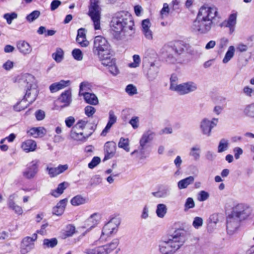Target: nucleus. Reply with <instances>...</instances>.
<instances>
[{"mask_svg":"<svg viewBox=\"0 0 254 254\" xmlns=\"http://www.w3.org/2000/svg\"><path fill=\"white\" fill-rule=\"evenodd\" d=\"M220 17L215 6H202L193 21L192 28L200 34H206L214 27Z\"/></svg>","mask_w":254,"mask_h":254,"instance_id":"1","label":"nucleus"},{"mask_svg":"<svg viewBox=\"0 0 254 254\" xmlns=\"http://www.w3.org/2000/svg\"><path fill=\"white\" fill-rule=\"evenodd\" d=\"M111 30L118 35V38H130L135 32L134 21L131 14L122 11L116 13L110 22Z\"/></svg>","mask_w":254,"mask_h":254,"instance_id":"2","label":"nucleus"},{"mask_svg":"<svg viewBox=\"0 0 254 254\" xmlns=\"http://www.w3.org/2000/svg\"><path fill=\"white\" fill-rule=\"evenodd\" d=\"M18 83L21 87L25 88L26 93L24 98L13 107L14 110L17 112L24 110L32 104L36 100L38 93L35 79L32 75L29 73L21 75L18 79Z\"/></svg>","mask_w":254,"mask_h":254,"instance_id":"3","label":"nucleus"},{"mask_svg":"<svg viewBox=\"0 0 254 254\" xmlns=\"http://www.w3.org/2000/svg\"><path fill=\"white\" fill-rule=\"evenodd\" d=\"M187 240V234L184 229H177L168 239L159 241L158 248L161 254H174Z\"/></svg>","mask_w":254,"mask_h":254,"instance_id":"4","label":"nucleus"},{"mask_svg":"<svg viewBox=\"0 0 254 254\" xmlns=\"http://www.w3.org/2000/svg\"><path fill=\"white\" fill-rule=\"evenodd\" d=\"M93 51L94 54L98 56L102 64H107V57L112 55L110 46L104 37L97 36L94 38Z\"/></svg>","mask_w":254,"mask_h":254,"instance_id":"5","label":"nucleus"},{"mask_svg":"<svg viewBox=\"0 0 254 254\" xmlns=\"http://www.w3.org/2000/svg\"><path fill=\"white\" fill-rule=\"evenodd\" d=\"M189 45L184 44L182 41H177L173 45H165L163 48V53H165L167 56V61L170 63H174L176 61L175 57L173 55V53L176 55H181L186 50L188 52L190 53L188 49Z\"/></svg>","mask_w":254,"mask_h":254,"instance_id":"6","label":"nucleus"},{"mask_svg":"<svg viewBox=\"0 0 254 254\" xmlns=\"http://www.w3.org/2000/svg\"><path fill=\"white\" fill-rule=\"evenodd\" d=\"M101 215L99 213H94L88 218L82 216L80 222V238L85 237L100 222Z\"/></svg>","mask_w":254,"mask_h":254,"instance_id":"7","label":"nucleus"},{"mask_svg":"<svg viewBox=\"0 0 254 254\" xmlns=\"http://www.w3.org/2000/svg\"><path fill=\"white\" fill-rule=\"evenodd\" d=\"M99 0H90L89 15L91 17L95 30L100 29L101 8Z\"/></svg>","mask_w":254,"mask_h":254,"instance_id":"8","label":"nucleus"},{"mask_svg":"<svg viewBox=\"0 0 254 254\" xmlns=\"http://www.w3.org/2000/svg\"><path fill=\"white\" fill-rule=\"evenodd\" d=\"M198 88L197 84L192 81L184 82L179 84H171L170 89L176 92L180 95H185L194 92Z\"/></svg>","mask_w":254,"mask_h":254,"instance_id":"9","label":"nucleus"},{"mask_svg":"<svg viewBox=\"0 0 254 254\" xmlns=\"http://www.w3.org/2000/svg\"><path fill=\"white\" fill-rule=\"evenodd\" d=\"M119 244L118 238L114 239L111 242L104 246L97 247L92 249H86V254H109L112 252Z\"/></svg>","mask_w":254,"mask_h":254,"instance_id":"10","label":"nucleus"},{"mask_svg":"<svg viewBox=\"0 0 254 254\" xmlns=\"http://www.w3.org/2000/svg\"><path fill=\"white\" fill-rule=\"evenodd\" d=\"M120 223L121 220L120 218L115 217L111 219L103 227L100 239H102L104 235L110 236L112 234L116 233Z\"/></svg>","mask_w":254,"mask_h":254,"instance_id":"11","label":"nucleus"},{"mask_svg":"<svg viewBox=\"0 0 254 254\" xmlns=\"http://www.w3.org/2000/svg\"><path fill=\"white\" fill-rule=\"evenodd\" d=\"M231 212L242 220L249 216L252 212V209L247 204L238 203L233 207Z\"/></svg>","mask_w":254,"mask_h":254,"instance_id":"12","label":"nucleus"},{"mask_svg":"<svg viewBox=\"0 0 254 254\" xmlns=\"http://www.w3.org/2000/svg\"><path fill=\"white\" fill-rule=\"evenodd\" d=\"M39 164L40 161L38 159L32 161L29 164L25 170L23 172V177L28 180L35 178L39 172Z\"/></svg>","mask_w":254,"mask_h":254,"instance_id":"13","label":"nucleus"},{"mask_svg":"<svg viewBox=\"0 0 254 254\" xmlns=\"http://www.w3.org/2000/svg\"><path fill=\"white\" fill-rule=\"evenodd\" d=\"M71 91L69 90L63 92L55 102V109L61 110L68 106L71 101Z\"/></svg>","mask_w":254,"mask_h":254,"instance_id":"14","label":"nucleus"},{"mask_svg":"<svg viewBox=\"0 0 254 254\" xmlns=\"http://www.w3.org/2000/svg\"><path fill=\"white\" fill-rule=\"evenodd\" d=\"M217 123L218 119L216 118L212 119L211 121L206 118L203 119L200 123V128L202 133L207 136H210L212 129L216 126Z\"/></svg>","mask_w":254,"mask_h":254,"instance_id":"15","label":"nucleus"},{"mask_svg":"<svg viewBox=\"0 0 254 254\" xmlns=\"http://www.w3.org/2000/svg\"><path fill=\"white\" fill-rule=\"evenodd\" d=\"M241 219L233 214L232 212L227 218V230L230 234H233L238 228Z\"/></svg>","mask_w":254,"mask_h":254,"instance_id":"16","label":"nucleus"},{"mask_svg":"<svg viewBox=\"0 0 254 254\" xmlns=\"http://www.w3.org/2000/svg\"><path fill=\"white\" fill-rule=\"evenodd\" d=\"M37 238V235L35 233L33 235L32 237H26L24 238L21 244V253L22 254H26L34 247V242L36 240Z\"/></svg>","mask_w":254,"mask_h":254,"instance_id":"17","label":"nucleus"},{"mask_svg":"<svg viewBox=\"0 0 254 254\" xmlns=\"http://www.w3.org/2000/svg\"><path fill=\"white\" fill-rule=\"evenodd\" d=\"M17 197V195L15 193L10 194L7 199V205L8 208L14 211L16 214L22 215L23 212L22 207L15 202V200Z\"/></svg>","mask_w":254,"mask_h":254,"instance_id":"18","label":"nucleus"},{"mask_svg":"<svg viewBox=\"0 0 254 254\" xmlns=\"http://www.w3.org/2000/svg\"><path fill=\"white\" fill-rule=\"evenodd\" d=\"M116 150V144L113 141L107 142L104 145L105 157L104 161L112 158Z\"/></svg>","mask_w":254,"mask_h":254,"instance_id":"19","label":"nucleus"},{"mask_svg":"<svg viewBox=\"0 0 254 254\" xmlns=\"http://www.w3.org/2000/svg\"><path fill=\"white\" fill-rule=\"evenodd\" d=\"M117 118L113 110H110L109 112V120L108 123L101 132V135L105 136L109 131L112 126L117 122Z\"/></svg>","mask_w":254,"mask_h":254,"instance_id":"20","label":"nucleus"},{"mask_svg":"<svg viewBox=\"0 0 254 254\" xmlns=\"http://www.w3.org/2000/svg\"><path fill=\"white\" fill-rule=\"evenodd\" d=\"M82 96L85 103L89 105L96 106L99 104L98 97L91 92L83 93Z\"/></svg>","mask_w":254,"mask_h":254,"instance_id":"21","label":"nucleus"},{"mask_svg":"<svg viewBox=\"0 0 254 254\" xmlns=\"http://www.w3.org/2000/svg\"><path fill=\"white\" fill-rule=\"evenodd\" d=\"M237 14L232 13L230 15L227 20L222 23V26L229 28V33L232 34L235 30V26L236 24Z\"/></svg>","mask_w":254,"mask_h":254,"instance_id":"22","label":"nucleus"},{"mask_svg":"<svg viewBox=\"0 0 254 254\" xmlns=\"http://www.w3.org/2000/svg\"><path fill=\"white\" fill-rule=\"evenodd\" d=\"M155 136V133L151 130H148L144 132L140 140L139 144L149 147L148 143L151 142Z\"/></svg>","mask_w":254,"mask_h":254,"instance_id":"23","label":"nucleus"},{"mask_svg":"<svg viewBox=\"0 0 254 254\" xmlns=\"http://www.w3.org/2000/svg\"><path fill=\"white\" fill-rule=\"evenodd\" d=\"M16 47L19 52L24 55L29 54L32 51V48L28 43L25 41L17 42Z\"/></svg>","mask_w":254,"mask_h":254,"instance_id":"24","label":"nucleus"},{"mask_svg":"<svg viewBox=\"0 0 254 254\" xmlns=\"http://www.w3.org/2000/svg\"><path fill=\"white\" fill-rule=\"evenodd\" d=\"M158 72V67L152 63L146 74L148 81L150 82L154 81L157 78Z\"/></svg>","mask_w":254,"mask_h":254,"instance_id":"25","label":"nucleus"},{"mask_svg":"<svg viewBox=\"0 0 254 254\" xmlns=\"http://www.w3.org/2000/svg\"><path fill=\"white\" fill-rule=\"evenodd\" d=\"M142 31L145 37L151 40L153 38L152 32L150 29L151 23L148 19H146L142 21Z\"/></svg>","mask_w":254,"mask_h":254,"instance_id":"26","label":"nucleus"},{"mask_svg":"<svg viewBox=\"0 0 254 254\" xmlns=\"http://www.w3.org/2000/svg\"><path fill=\"white\" fill-rule=\"evenodd\" d=\"M80 128L83 130L82 132H80V135H83L85 139L90 136L93 132L91 125L88 124L86 122L81 120Z\"/></svg>","mask_w":254,"mask_h":254,"instance_id":"27","label":"nucleus"},{"mask_svg":"<svg viewBox=\"0 0 254 254\" xmlns=\"http://www.w3.org/2000/svg\"><path fill=\"white\" fill-rule=\"evenodd\" d=\"M67 199L64 198L60 200L57 205L53 208V213L58 216L61 215L64 212Z\"/></svg>","mask_w":254,"mask_h":254,"instance_id":"28","label":"nucleus"},{"mask_svg":"<svg viewBox=\"0 0 254 254\" xmlns=\"http://www.w3.org/2000/svg\"><path fill=\"white\" fill-rule=\"evenodd\" d=\"M107 59L109 60L106 62L107 64H102L103 65L108 66L109 70L111 73L113 75H117L119 73V71L116 65L115 60L114 59L112 58V55L107 57Z\"/></svg>","mask_w":254,"mask_h":254,"instance_id":"29","label":"nucleus"},{"mask_svg":"<svg viewBox=\"0 0 254 254\" xmlns=\"http://www.w3.org/2000/svg\"><path fill=\"white\" fill-rule=\"evenodd\" d=\"M69 80H61L59 82H56L51 84L50 86V90L52 93L56 92L60 89L64 88L69 85Z\"/></svg>","mask_w":254,"mask_h":254,"instance_id":"30","label":"nucleus"},{"mask_svg":"<svg viewBox=\"0 0 254 254\" xmlns=\"http://www.w3.org/2000/svg\"><path fill=\"white\" fill-rule=\"evenodd\" d=\"M36 147V143L35 141L28 139L23 142L21 145V148L26 152L33 151Z\"/></svg>","mask_w":254,"mask_h":254,"instance_id":"31","label":"nucleus"},{"mask_svg":"<svg viewBox=\"0 0 254 254\" xmlns=\"http://www.w3.org/2000/svg\"><path fill=\"white\" fill-rule=\"evenodd\" d=\"M147 146H145L139 144L138 149L134 150L131 153V155L135 154H137V157L140 159H143L147 157V150L148 149Z\"/></svg>","mask_w":254,"mask_h":254,"instance_id":"32","label":"nucleus"},{"mask_svg":"<svg viewBox=\"0 0 254 254\" xmlns=\"http://www.w3.org/2000/svg\"><path fill=\"white\" fill-rule=\"evenodd\" d=\"M170 194V189L168 187H165L157 191L152 192V194L155 197L161 198H165Z\"/></svg>","mask_w":254,"mask_h":254,"instance_id":"33","label":"nucleus"},{"mask_svg":"<svg viewBox=\"0 0 254 254\" xmlns=\"http://www.w3.org/2000/svg\"><path fill=\"white\" fill-rule=\"evenodd\" d=\"M70 137L71 139L78 141L79 139V121L72 127L70 132Z\"/></svg>","mask_w":254,"mask_h":254,"instance_id":"34","label":"nucleus"},{"mask_svg":"<svg viewBox=\"0 0 254 254\" xmlns=\"http://www.w3.org/2000/svg\"><path fill=\"white\" fill-rule=\"evenodd\" d=\"M45 129L43 127H33L31 128L28 133L34 137H38L39 136H43L45 134Z\"/></svg>","mask_w":254,"mask_h":254,"instance_id":"35","label":"nucleus"},{"mask_svg":"<svg viewBox=\"0 0 254 254\" xmlns=\"http://www.w3.org/2000/svg\"><path fill=\"white\" fill-rule=\"evenodd\" d=\"M194 181V178L192 176H190L180 181L178 183V187L179 189H186L188 186L192 184Z\"/></svg>","mask_w":254,"mask_h":254,"instance_id":"36","label":"nucleus"},{"mask_svg":"<svg viewBox=\"0 0 254 254\" xmlns=\"http://www.w3.org/2000/svg\"><path fill=\"white\" fill-rule=\"evenodd\" d=\"M235 51V48L234 46H230L229 47L222 61L224 64H227L233 58L234 56Z\"/></svg>","mask_w":254,"mask_h":254,"instance_id":"37","label":"nucleus"},{"mask_svg":"<svg viewBox=\"0 0 254 254\" xmlns=\"http://www.w3.org/2000/svg\"><path fill=\"white\" fill-rule=\"evenodd\" d=\"M167 212V208L165 204L160 203L157 205L156 213L157 216L161 218H163Z\"/></svg>","mask_w":254,"mask_h":254,"instance_id":"38","label":"nucleus"},{"mask_svg":"<svg viewBox=\"0 0 254 254\" xmlns=\"http://www.w3.org/2000/svg\"><path fill=\"white\" fill-rule=\"evenodd\" d=\"M65 185H67V183L66 182H63L60 184L57 189L52 191L51 194L56 197L59 196L63 193L64 190L66 189V187L65 186Z\"/></svg>","mask_w":254,"mask_h":254,"instance_id":"39","label":"nucleus"},{"mask_svg":"<svg viewBox=\"0 0 254 254\" xmlns=\"http://www.w3.org/2000/svg\"><path fill=\"white\" fill-rule=\"evenodd\" d=\"M64 52L60 48L56 49V52L52 54V57L57 63H60L64 59Z\"/></svg>","mask_w":254,"mask_h":254,"instance_id":"40","label":"nucleus"},{"mask_svg":"<svg viewBox=\"0 0 254 254\" xmlns=\"http://www.w3.org/2000/svg\"><path fill=\"white\" fill-rule=\"evenodd\" d=\"M129 141L128 138L121 137L118 143L119 148H123L127 152L129 151Z\"/></svg>","mask_w":254,"mask_h":254,"instance_id":"41","label":"nucleus"},{"mask_svg":"<svg viewBox=\"0 0 254 254\" xmlns=\"http://www.w3.org/2000/svg\"><path fill=\"white\" fill-rule=\"evenodd\" d=\"M190 155L193 157L194 160H198L200 156V148L197 146H194L190 149Z\"/></svg>","mask_w":254,"mask_h":254,"instance_id":"42","label":"nucleus"},{"mask_svg":"<svg viewBox=\"0 0 254 254\" xmlns=\"http://www.w3.org/2000/svg\"><path fill=\"white\" fill-rule=\"evenodd\" d=\"M92 85L91 83L87 81H83L80 83V95H82L83 93L91 92L92 91Z\"/></svg>","mask_w":254,"mask_h":254,"instance_id":"43","label":"nucleus"},{"mask_svg":"<svg viewBox=\"0 0 254 254\" xmlns=\"http://www.w3.org/2000/svg\"><path fill=\"white\" fill-rule=\"evenodd\" d=\"M58 244V240L56 238H54L51 239H45L43 240V246L45 248H53L55 247Z\"/></svg>","mask_w":254,"mask_h":254,"instance_id":"44","label":"nucleus"},{"mask_svg":"<svg viewBox=\"0 0 254 254\" xmlns=\"http://www.w3.org/2000/svg\"><path fill=\"white\" fill-rule=\"evenodd\" d=\"M75 227L73 225H68L66 227L64 231L63 234V238L65 239L67 237H70L75 233Z\"/></svg>","mask_w":254,"mask_h":254,"instance_id":"45","label":"nucleus"},{"mask_svg":"<svg viewBox=\"0 0 254 254\" xmlns=\"http://www.w3.org/2000/svg\"><path fill=\"white\" fill-rule=\"evenodd\" d=\"M229 142L228 140L223 138L220 142L218 147V152L219 153L223 152L226 151L228 148Z\"/></svg>","mask_w":254,"mask_h":254,"instance_id":"46","label":"nucleus"},{"mask_svg":"<svg viewBox=\"0 0 254 254\" xmlns=\"http://www.w3.org/2000/svg\"><path fill=\"white\" fill-rule=\"evenodd\" d=\"M228 42V39L225 37H223L219 40L218 45L219 52L222 53L224 51V49L227 47Z\"/></svg>","mask_w":254,"mask_h":254,"instance_id":"47","label":"nucleus"},{"mask_svg":"<svg viewBox=\"0 0 254 254\" xmlns=\"http://www.w3.org/2000/svg\"><path fill=\"white\" fill-rule=\"evenodd\" d=\"M17 14L15 12H13L11 13H5L3 17L6 20L7 23L8 24H10L12 20L17 18Z\"/></svg>","mask_w":254,"mask_h":254,"instance_id":"48","label":"nucleus"},{"mask_svg":"<svg viewBox=\"0 0 254 254\" xmlns=\"http://www.w3.org/2000/svg\"><path fill=\"white\" fill-rule=\"evenodd\" d=\"M40 12L39 10H34L27 15L26 19L29 22H32L39 17Z\"/></svg>","mask_w":254,"mask_h":254,"instance_id":"49","label":"nucleus"},{"mask_svg":"<svg viewBox=\"0 0 254 254\" xmlns=\"http://www.w3.org/2000/svg\"><path fill=\"white\" fill-rule=\"evenodd\" d=\"M133 62L128 64V66L132 68H136L139 66L141 60L139 55H134L132 57Z\"/></svg>","mask_w":254,"mask_h":254,"instance_id":"50","label":"nucleus"},{"mask_svg":"<svg viewBox=\"0 0 254 254\" xmlns=\"http://www.w3.org/2000/svg\"><path fill=\"white\" fill-rule=\"evenodd\" d=\"M244 113L247 116L253 117L254 115V105L251 104L247 105L244 110Z\"/></svg>","mask_w":254,"mask_h":254,"instance_id":"51","label":"nucleus"},{"mask_svg":"<svg viewBox=\"0 0 254 254\" xmlns=\"http://www.w3.org/2000/svg\"><path fill=\"white\" fill-rule=\"evenodd\" d=\"M80 39L82 41H80V46L86 47L88 46L89 42L86 39L85 34L84 33V29L80 28Z\"/></svg>","mask_w":254,"mask_h":254,"instance_id":"52","label":"nucleus"},{"mask_svg":"<svg viewBox=\"0 0 254 254\" xmlns=\"http://www.w3.org/2000/svg\"><path fill=\"white\" fill-rule=\"evenodd\" d=\"M96 109L94 107L88 105L84 108V113L88 117H92L95 114Z\"/></svg>","mask_w":254,"mask_h":254,"instance_id":"53","label":"nucleus"},{"mask_svg":"<svg viewBox=\"0 0 254 254\" xmlns=\"http://www.w3.org/2000/svg\"><path fill=\"white\" fill-rule=\"evenodd\" d=\"M126 92L130 96L136 94L137 93L136 87L132 84H129L126 87Z\"/></svg>","mask_w":254,"mask_h":254,"instance_id":"54","label":"nucleus"},{"mask_svg":"<svg viewBox=\"0 0 254 254\" xmlns=\"http://www.w3.org/2000/svg\"><path fill=\"white\" fill-rule=\"evenodd\" d=\"M101 162V159L100 157L96 156L94 157L91 161L88 164V167L90 169H93L96 167Z\"/></svg>","mask_w":254,"mask_h":254,"instance_id":"55","label":"nucleus"},{"mask_svg":"<svg viewBox=\"0 0 254 254\" xmlns=\"http://www.w3.org/2000/svg\"><path fill=\"white\" fill-rule=\"evenodd\" d=\"M209 196V193L204 191L201 190L198 194L197 199L199 201H204L207 200Z\"/></svg>","mask_w":254,"mask_h":254,"instance_id":"56","label":"nucleus"},{"mask_svg":"<svg viewBox=\"0 0 254 254\" xmlns=\"http://www.w3.org/2000/svg\"><path fill=\"white\" fill-rule=\"evenodd\" d=\"M139 119L138 117H133L129 122V124L134 129H136L139 127Z\"/></svg>","mask_w":254,"mask_h":254,"instance_id":"57","label":"nucleus"},{"mask_svg":"<svg viewBox=\"0 0 254 254\" xmlns=\"http://www.w3.org/2000/svg\"><path fill=\"white\" fill-rule=\"evenodd\" d=\"M46 170L48 172V174L51 178H53L59 175L57 167L52 168L47 167Z\"/></svg>","mask_w":254,"mask_h":254,"instance_id":"58","label":"nucleus"},{"mask_svg":"<svg viewBox=\"0 0 254 254\" xmlns=\"http://www.w3.org/2000/svg\"><path fill=\"white\" fill-rule=\"evenodd\" d=\"M195 204L193 199L191 197L188 198L185 204V210L193 208Z\"/></svg>","mask_w":254,"mask_h":254,"instance_id":"59","label":"nucleus"},{"mask_svg":"<svg viewBox=\"0 0 254 254\" xmlns=\"http://www.w3.org/2000/svg\"><path fill=\"white\" fill-rule=\"evenodd\" d=\"M203 224V219L199 217H196L194 218L192 225L193 226L196 228L198 229L200 227H201Z\"/></svg>","mask_w":254,"mask_h":254,"instance_id":"60","label":"nucleus"},{"mask_svg":"<svg viewBox=\"0 0 254 254\" xmlns=\"http://www.w3.org/2000/svg\"><path fill=\"white\" fill-rule=\"evenodd\" d=\"M102 183V178L99 175H95L91 179V185L97 186Z\"/></svg>","mask_w":254,"mask_h":254,"instance_id":"61","label":"nucleus"},{"mask_svg":"<svg viewBox=\"0 0 254 254\" xmlns=\"http://www.w3.org/2000/svg\"><path fill=\"white\" fill-rule=\"evenodd\" d=\"M248 47L249 46L247 44H244L240 43L237 45L236 49L240 52H245L248 50Z\"/></svg>","mask_w":254,"mask_h":254,"instance_id":"62","label":"nucleus"},{"mask_svg":"<svg viewBox=\"0 0 254 254\" xmlns=\"http://www.w3.org/2000/svg\"><path fill=\"white\" fill-rule=\"evenodd\" d=\"M75 123V119L73 117L70 116L65 120L66 126L68 127H71Z\"/></svg>","mask_w":254,"mask_h":254,"instance_id":"63","label":"nucleus"},{"mask_svg":"<svg viewBox=\"0 0 254 254\" xmlns=\"http://www.w3.org/2000/svg\"><path fill=\"white\" fill-rule=\"evenodd\" d=\"M205 156L207 160L212 161L215 158L216 155L212 151H207L205 153Z\"/></svg>","mask_w":254,"mask_h":254,"instance_id":"64","label":"nucleus"}]
</instances>
